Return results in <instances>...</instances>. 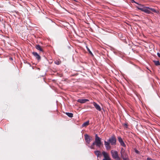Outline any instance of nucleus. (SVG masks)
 I'll list each match as a JSON object with an SVG mask.
<instances>
[{
    "label": "nucleus",
    "instance_id": "nucleus-1",
    "mask_svg": "<svg viewBox=\"0 0 160 160\" xmlns=\"http://www.w3.org/2000/svg\"><path fill=\"white\" fill-rule=\"evenodd\" d=\"M95 145L99 147H100L102 145L101 139L98 137L97 134L95 135V142H93L92 145L90 147V148L92 149H94V146Z\"/></svg>",
    "mask_w": 160,
    "mask_h": 160
},
{
    "label": "nucleus",
    "instance_id": "nucleus-2",
    "mask_svg": "<svg viewBox=\"0 0 160 160\" xmlns=\"http://www.w3.org/2000/svg\"><path fill=\"white\" fill-rule=\"evenodd\" d=\"M121 157L123 160H129L128 156L125 152V150L123 148H121L120 151Z\"/></svg>",
    "mask_w": 160,
    "mask_h": 160
},
{
    "label": "nucleus",
    "instance_id": "nucleus-3",
    "mask_svg": "<svg viewBox=\"0 0 160 160\" xmlns=\"http://www.w3.org/2000/svg\"><path fill=\"white\" fill-rule=\"evenodd\" d=\"M112 156L114 159L116 160H121V158L119 157L118 152L115 150H112L111 151Z\"/></svg>",
    "mask_w": 160,
    "mask_h": 160
},
{
    "label": "nucleus",
    "instance_id": "nucleus-4",
    "mask_svg": "<svg viewBox=\"0 0 160 160\" xmlns=\"http://www.w3.org/2000/svg\"><path fill=\"white\" fill-rule=\"evenodd\" d=\"M102 154L104 158L102 160H111L107 152L103 151Z\"/></svg>",
    "mask_w": 160,
    "mask_h": 160
},
{
    "label": "nucleus",
    "instance_id": "nucleus-5",
    "mask_svg": "<svg viewBox=\"0 0 160 160\" xmlns=\"http://www.w3.org/2000/svg\"><path fill=\"white\" fill-rule=\"evenodd\" d=\"M85 139L86 142L89 144L92 141V137H90L88 135L85 134Z\"/></svg>",
    "mask_w": 160,
    "mask_h": 160
},
{
    "label": "nucleus",
    "instance_id": "nucleus-6",
    "mask_svg": "<svg viewBox=\"0 0 160 160\" xmlns=\"http://www.w3.org/2000/svg\"><path fill=\"white\" fill-rule=\"evenodd\" d=\"M109 142L112 145H113L116 144V140L115 138L114 137H112L110 138L108 140Z\"/></svg>",
    "mask_w": 160,
    "mask_h": 160
},
{
    "label": "nucleus",
    "instance_id": "nucleus-7",
    "mask_svg": "<svg viewBox=\"0 0 160 160\" xmlns=\"http://www.w3.org/2000/svg\"><path fill=\"white\" fill-rule=\"evenodd\" d=\"M92 103L96 109L100 111L101 110V108L100 106L95 102H93Z\"/></svg>",
    "mask_w": 160,
    "mask_h": 160
},
{
    "label": "nucleus",
    "instance_id": "nucleus-8",
    "mask_svg": "<svg viewBox=\"0 0 160 160\" xmlns=\"http://www.w3.org/2000/svg\"><path fill=\"white\" fill-rule=\"evenodd\" d=\"M89 100L86 99H79L77 100V102L81 103H84L87 102Z\"/></svg>",
    "mask_w": 160,
    "mask_h": 160
},
{
    "label": "nucleus",
    "instance_id": "nucleus-9",
    "mask_svg": "<svg viewBox=\"0 0 160 160\" xmlns=\"http://www.w3.org/2000/svg\"><path fill=\"white\" fill-rule=\"evenodd\" d=\"M150 8L148 7H144L142 11L145 12L146 13H150Z\"/></svg>",
    "mask_w": 160,
    "mask_h": 160
},
{
    "label": "nucleus",
    "instance_id": "nucleus-10",
    "mask_svg": "<svg viewBox=\"0 0 160 160\" xmlns=\"http://www.w3.org/2000/svg\"><path fill=\"white\" fill-rule=\"evenodd\" d=\"M105 145V147L107 150L110 149L111 148L110 144L108 142H107L106 141L104 142Z\"/></svg>",
    "mask_w": 160,
    "mask_h": 160
},
{
    "label": "nucleus",
    "instance_id": "nucleus-11",
    "mask_svg": "<svg viewBox=\"0 0 160 160\" xmlns=\"http://www.w3.org/2000/svg\"><path fill=\"white\" fill-rule=\"evenodd\" d=\"M94 152L98 157H101L102 154L99 151H95Z\"/></svg>",
    "mask_w": 160,
    "mask_h": 160
},
{
    "label": "nucleus",
    "instance_id": "nucleus-12",
    "mask_svg": "<svg viewBox=\"0 0 160 160\" xmlns=\"http://www.w3.org/2000/svg\"><path fill=\"white\" fill-rule=\"evenodd\" d=\"M32 54L33 55L35 56L38 60H39L40 59V56L36 52H33Z\"/></svg>",
    "mask_w": 160,
    "mask_h": 160
},
{
    "label": "nucleus",
    "instance_id": "nucleus-13",
    "mask_svg": "<svg viewBox=\"0 0 160 160\" xmlns=\"http://www.w3.org/2000/svg\"><path fill=\"white\" fill-rule=\"evenodd\" d=\"M144 6H143L142 5L139 4H138V5L136 6V7L139 10H141L142 11V9L144 7Z\"/></svg>",
    "mask_w": 160,
    "mask_h": 160
},
{
    "label": "nucleus",
    "instance_id": "nucleus-14",
    "mask_svg": "<svg viewBox=\"0 0 160 160\" xmlns=\"http://www.w3.org/2000/svg\"><path fill=\"white\" fill-rule=\"evenodd\" d=\"M89 121L86 122L82 124V127H86L89 124Z\"/></svg>",
    "mask_w": 160,
    "mask_h": 160
},
{
    "label": "nucleus",
    "instance_id": "nucleus-15",
    "mask_svg": "<svg viewBox=\"0 0 160 160\" xmlns=\"http://www.w3.org/2000/svg\"><path fill=\"white\" fill-rule=\"evenodd\" d=\"M36 48L37 49L39 50L40 51H42V48H41V47L39 45H36Z\"/></svg>",
    "mask_w": 160,
    "mask_h": 160
},
{
    "label": "nucleus",
    "instance_id": "nucleus-16",
    "mask_svg": "<svg viewBox=\"0 0 160 160\" xmlns=\"http://www.w3.org/2000/svg\"><path fill=\"white\" fill-rule=\"evenodd\" d=\"M66 115L68 117L72 118L73 117V114L71 113L66 112Z\"/></svg>",
    "mask_w": 160,
    "mask_h": 160
},
{
    "label": "nucleus",
    "instance_id": "nucleus-17",
    "mask_svg": "<svg viewBox=\"0 0 160 160\" xmlns=\"http://www.w3.org/2000/svg\"><path fill=\"white\" fill-rule=\"evenodd\" d=\"M118 139L119 142L120 143L121 142H123L122 138L121 137H118Z\"/></svg>",
    "mask_w": 160,
    "mask_h": 160
},
{
    "label": "nucleus",
    "instance_id": "nucleus-18",
    "mask_svg": "<svg viewBox=\"0 0 160 160\" xmlns=\"http://www.w3.org/2000/svg\"><path fill=\"white\" fill-rule=\"evenodd\" d=\"M120 143L121 145H122V146H123L124 147H126V145L123 142H121Z\"/></svg>",
    "mask_w": 160,
    "mask_h": 160
},
{
    "label": "nucleus",
    "instance_id": "nucleus-19",
    "mask_svg": "<svg viewBox=\"0 0 160 160\" xmlns=\"http://www.w3.org/2000/svg\"><path fill=\"white\" fill-rule=\"evenodd\" d=\"M150 12H151V11H152L153 12H156V10L154 9H153V8H150Z\"/></svg>",
    "mask_w": 160,
    "mask_h": 160
},
{
    "label": "nucleus",
    "instance_id": "nucleus-20",
    "mask_svg": "<svg viewBox=\"0 0 160 160\" xmlns=\"http://www.w3.org/2000/svg\"><path fill=\"white\" fill-rule=\"evenodd\" d=\"M155 62L156 65H160L159 62L158 61H155Z\"/></svg>",
    "mask_w": 160,
    "mask_h": 160
},
{
    "label": "nucleus",
    "instance_id": "nucleus-21",
    "mask_svg": "<svg viewBox=\"0 0 160 160\" xmlns=\"http://www.w3.org/2000/svg\"><path fill=\"white\" fill-rule=\"evenodd\" d=\"M55 64H56L57 65H59V64H60V62H59L58 61H55Z\"/></svg>",
    "mask_w": 160,
    "mask_h": 160
},
{
    "label": "nucleus",
    "instance_id": "nucleus-22",
    "mask_svg": "<svg viewBox=\"0 0 160 160\" xmlns=\"http://www.w3.org/2000/svg\"><path fill=\"white\" fill-rule=\"evenodd\" d=\"M87 48L88 49V51L91 54H92L91 52L90 51V49L87 47Z\"/></svg>",
    "mask_w": 160,
    "mask_h": 160
},
{
    "label": "nucleus",
    "instance_id": "nucleus-23",
    "mask_svg": "<svg viewBox=\"0 0 160 160\" xmlns=\"http://www.w3.org/2000/svg\"><path fill=\"white\" fill-rule=\"evenodd\" d=\"M135 152L136 153H139L138 151L136 149H135Z\"/></svg>",
    "mask_w": 160,
    "mask_h": 160
},
{
    "label": "nucleus",
    "instance_id": "nucleus-24",
    "mask_svg": "<svg viewBox=\"0 0 160 160\" xmlns=\"http://www.w3.org/2000/svg\"><path fill=\"white\" fill-rule=\"evenodd\" d=\"M157 55H158V56L160 58V53H157Z\"/></svg>",
    "mask_w": 160,
    "mask_h": 160
},
{
    "label": "nucleus",
    "instance_id": "nucleus-25",
    "mask_svg": "<svg viewBox=\"0 0 160 160\" xmlns=\"http://www.w3.org/2000/svg\"><path fill=\"white\" fill-rule=\"evenodd\" d=\"M11 59L12 60V58H11Z\"/></svg>",
    "mask_w": 160,
    "mask_h": 160
}]
</instances>
